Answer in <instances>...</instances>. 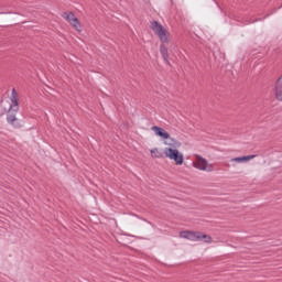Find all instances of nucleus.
I'll use <instances>...</instances> for the list:
<instances>
[{
    "instance_id": "9d476101",
    "label": "nucleus",
    "mask_w": 282,
    "mask_h": 282,
    "mask_svg": "<svg viewBox=\"0 0 282 282\" xmlns=\"http://www.w3.org/2000/svg\"><path fill=\"white\" fill-rule=\"evenodd\" d=\"M203 239L205 243H213V238L210 236L198 232V241H202Z\"/></svg>"
},
{
    "instance_id": "1a4fd4ad",
    "label": "nucleus",
    "mask_w": 282,
    "mask_h": 282,
    "mask_svg": "<svg viewBox=\"0 0 282 282\" xmlns=\"http://www.w3.org/2000/svg\"><path fill=\"white\" fill-rule=\"evenodd\" d=\"M11 109H13L14 111L19 109V96L14 93V90L11 96Z\"/></svg>"
},
{
    "instance_id": "423d86ee",
    "label": "nucleus",
    "mask_w": 282,
    "mask_h": 282,
    "mask_svg": "<svg viewBox=\"0 0 282 282\" xmlns=\"http://www.w3.org/2000/svg\"><path fill=\"white\" fill-rule=\"evenodd\" d=\"M273 95L278 102H282V75L274 83Z\"/></svg>"
},
{
    "instance_id": "f03ea898",
    "label": "nucleus",
    "mask_w": 282,
    "mask_h": 282,
    "mask_svg": "<svg viewBox=\"0 0 282 282\" xmlns=\"http://www.w3.org/2000/svg\"><path fill=\"white\" fill-rule=\"evenodd\" d=\"M192 166L196 171H203V173H213L215 171V164L208 162V160L199 154H194V161Z\"/></svg>"
},
{
    "instance_id": "f257e3e1",
    "label": "nucleus",
    "mask_w": 282,
    "mask_h": 282,
    "mask_svg": "<svg viewBox=\"0 0 282 282\" xmlns=\"http://www.w3.org/2000/svg\"><path fill=\"white\" fill-rule=\"evenodd\" d=\"M152 131L158 138L163 140L164 149L163 153L160 148H153L150 150V155L153 160H161V158H166L171 162H174L176 166H182L184 164V153L180 151L182 148V142L180 140L171 137L166 130L158 126L152 127Z\"/></svg>"
},
{
    "instance_id": "6e6552de",
    "label": "nucleus",
    "mask_w": 282,
    "mask_h": 282,
    "mask_svg": "<svg viewBox=\"0 0 282 282\" xmlns=\"http://www.w3.org/2000/svg\"><path fill=\"white\" fill-rule=\"evenodd\" d=\"M160 52H161V56H162L163 61H165V63H167V65H171V62L169 61V48L166 47V45L161 44Z\"/></svg>"
},
{
    "instance_id": "20e7f679",
    "label": "nucleus",
    "mask_w": 282,
    "mask_h": 282,
    "mask_svg": "<svg viewBox=\"0 0 282 282\" xmlns=\"http://www.w3.org/2000/svg\"><path fill=\"white\" fill-rule=\"evenodd\" d=\"M63 19L69 22V25L76 30V32H83V24H80V20L73 12L63 13Z\"/></svg>"
},
{
    "instance_id": "9b49d317",
    "label": "nucleus",
    "mask_w": 282,
    "mask_h": 282,
    "mask_svg": "<svg viewBox=\"0 0 282 282\" xmlns=\"http://www.w3.org/2000/svg\"><path fill=\"white\" fill-rule=\"evenodd\" d=\"M7 120L10 124H14V122L17 121V117L15 116H9Z\"/></svg>"
},
{
    "instance_id": "0eeeda50",
    "label": "nucleus",
    "mask_w": 282,
    "mask_h": 282,
    "mask_svg": "<svg viewBox=\"0 0 282 282\" xmlns=\"http://www.w3.org/2000/svg\"><path fill=\"white\" fill-rule=\"evenodd\" d=\"M178 237H181V239H188L189 241H199V232L197 231H181Z\"/></svg>"
},
{
    "instance_id": "39448f33",
    "label": "nucleus",
    "mask_w": 282,
    "mask_h": 282,
    "mask_svg": "<svg viewBox=\"0 0 282 282\" xmlns=\"http://www.w3.org/2000/svg\"><path fill=\"white\" fill-rule=\"evenodd\" d=\"M257 155H245V156H237L229 160L230 164L228 166H231L235 169L237 164H243L246 162H250V160H254Z\"/></svg>"
},
{
    "instance_id": "7ed1b4c3",
    "label": "nucleus",
    "mask_w": 282,
    "mask_h": 282,
    "mask_svg": "<svg viewBox=\"0 0 282 282\" xmlns=\"http://www.w3.org/2000/svg\"><path fill=\"white\" fill-rule=\"evenodd\" d=\"M150 28L154 34L158 35L161 43H171V33L169 32V29L164 28V25L158 21H153L151 22Z\"/></svg>"
}]
</instances>
